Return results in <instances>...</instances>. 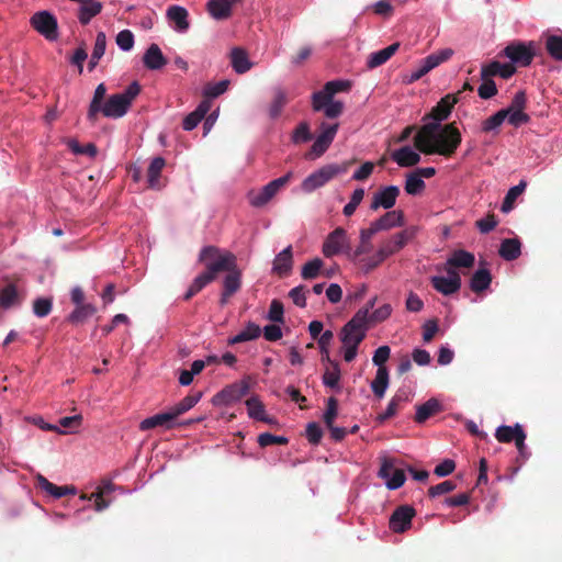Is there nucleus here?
Instances as JSON below:
<instances>
[{
	"label": "nucleus",
	"instance_id": "31",
	"mask_svg": "<svg viewBox=\"0 0 562 562\" xmlns=\"http://www.w3.org/2000/svg\"><path fill=\"white\" fill-rule=\"evenodd\" d=\"M498 255L507 261L516 260L521 255V243L518 238H506L501 243Z\"/></svg>",
	"mask_w": 562,
	"mask_h": 562
},
{
	"label": "nucleus",
	"instance_id": "36",
	"mask_svg": "<svg viewBox=\"0 0 562 562\" xmlns=\"http://www.w3.org/2000/svg\"><path fill=\"white\" fill-rule=\"evenodd\" d=\"M349 166L350 162H344L341 165L330 164L319 168L314 173L325 184L336 176L347 172Z\"/></svg>",
	"mask_w": 562,
	"mask_h": 562
},
{
	"label": "nucleus",
	"instance_id": "33",
	"mask_svg": "<svg viewBox=\"0 0 562 562\" xmlns=\"http://www.w3.org/2000/svg\"><path fill=\"white\" fill-rule=\"evenodd\" d=\"M97 312V308L93 304L87 303L83 305H78L76 308L67 316L66 321L71 325H81L89 317L93 316Z\"/></svg>",
	"mask_w": 562,
	"mask_h": 562
},
{
	"label": "nucleus",
	"instance_id": "20",
	"mask_svg": "<svg viewBox=\"0 0 562 562\" xmlns=\"http://www.w3.org/2000/svg\"><path fill=\"white\" fill-rule=\"evenodd\" d=\"M516 72V67L513 64H502L493 60L490 64L483 65L481 68V77L499 76L503 79H509Z\"/></svg>",
	"mask_w": 562,
	"mask_h": 562
},
{
	"label": "nucleus",
	"instance_id": "18",
	"mask_svg": "<svg viewBox=\"0 0 562 562\" xmlns=\"http://www.w3.org/2000/svg\"><path fill=\"white\" fill-rule=\"evenodd\" d=\"M398 195H400L398 187H396V186L383 187L373 194L372 201L370 204V210L378 211L380 207L390 210L395 205L396 199Z\"/></svg>",
	"mask_w": 562,
	"mask_h": 562
},
{
	"label": "nucleus",
	"instance_id": "47",
	"mask_svg": "<svg viewBox=\"0 0 562 562\" xmlns=\"http://www.w3.org/2000/svg\"><path fill=\"white\" fill-rule=\"evenodd\" d=\"M526 187V181L521 180L508 190L501 206L502 212L507 213L514 207L516 199L525 191Z\"/></svg>",
	"mask_w": 562,
	"mask_h": 562
},
{
	"label": "nucleus",
	"instance_id": "37",
	"mask_svg": "<svg viewBox=\"0 0 562 562\" xmlns=\"http://www.w3.org/2000/svg\"><path fill=\"white\" fill-rule=\"evenodd\" d=\"M207 10L214 19L225 20L232 14V3L228 0H210Z\"/></svg>",
	"mask_w": 562,
	"mask_h": 562
},
{
	"label": "nucleus",
	"instance_id": "55",
	"mask_svg": "<svg viewBox=\"0 0 562 562\" xmlns=\"http://www.w3.org/2000/svg\"><path fill=\"white\" fill-rule=\"evenodd\" d=\"M312 133L307 122H301L292 134V142L294 144L306 143L312 139Z\"/></svg>",
	"mask_w": 562,
	"mask_h": 562
},
{
	"label": "nucleus",
	"instance_id": "3",
	"mask_svg": "<svg viewBox=\"0 0 562 562\" xmlns=\"http://www.w3.org/2000/svg\"><path fill=\"white\" fill-rule=\"evenodd\" d=\"M139 93L140 85L135 80L124 91L111 94L101 106L100 113L109 119H120L128 112Z\"/></svg>",
	"mask_w": 562,
	"mask_h": 562
},
{
	"label": "nucleus",
	"instance_id": "44",
	"mask_svg": "<svg viewBox=\"0 0 562 562\" xmlns=\"http://www.w3.org/2000/svg\"><path fill=\"white\" fill-rule=\"evenodd\" d=\"M288 103V97L286 92L281 89L277 88L273 93V99L269 105V116L272 120H276L280 116L282 109Z\"/></svg>",
	"mask_w": 562,
	"mask_h": 562
},
{
	"label": "nucleus",
	"instance_id": "2",
	"mask_svg": "<svg viewBox=\"0 0 562 562\" xmlns=\"http://www.w3.org/2000/svg\"><path fill=\"white\" fill-rule=\"evenodd\" d=\"M462 142L456 123H426L414 137V146L425 155L452 157Z\"/></svg>",
	"mask_w": 562,
	"mask_h": 562
},
{
	"label": "nucleus",
	"instance_id": "26",
	"mask_svg": "<svg viewBox=\"0 0 562 562\" xmlns=\"http://www.w3.org/2000/svg\"><path fill=\"white\" fill-rule=\"evenodd\" d=\"M400 48V43H393L390 46L373 52L368 56L367 67L368 69H374L383 64H385Z\"/></svg>",
	"mask_w": 562,
	"mask_h": 562
},
{
	"label": "nucleus",
	"instance_id": "34",
	"mask_svg": "<svg viewBox=\"0 0 562 562\" xmlns=\"http://www.w3.org/2000/svg\"><path fill=\"white\" fill-rule=\"evenodd\" d=\"M441 409V404L436 398H429L424 404L417 406L415 422L417 424L425 423L428 418L439 413Z\"/></svg>",
	"mask_w": 562,
	"mask_h": 562
},
{
	"label": "nucleus",
	"instance_id": "1",
	"mask_svg": "<svg viewBox=\"0 0 562 562\" xmlns=\"http://www.w3.org/2000/svg\"><path fill=\"white\" fill-rule=\"evenodd\" d=\"M199 262L204 265L205 270L193 279L183 299L189 301L213 282L218 273L226 272L222 280V292L218 301L221 306H225L229 299L241 289L243 284V272L238 268L237 257L232 251L223 250L216 246H205L199 254Z\"/></svg>",
	"mask_w": 562,
	"mask_h": 562
},
{
	"label": "nucleus",
	"instance_id": "21",
	"mask_svg": "<svg viewBox=\"0 0 562 562\" xmlns=\"http://www.w3.org/2000/svg\"><path fill=\"white\" fill-rule=\"evenodd\" d=\"M143 64L150 70H159L168 64V59L162 54L157 44H150L143 55Z\"/></svg>",
	"mask_w": 562,
	"mask_h": 562
},
{
	"label": "nucleus",
	"instance_id": "11",
	"mask_svg": "<svg viewBox=\"0 0 562 562\" xmlns=\"http://www.w3.org/2000/svg\"><path fill=\"white\" fill-rule=\"evenodd\" d=\"M249 391V383L245 380L233 383L224 387L221 392L213 396V404L216 406L231 405L238 402Z\"/></svg>",
	"mask_w": 562,
	"mask_h": 562
},
{
	"label": "nucleus",
	"instance_id": "40",
	"mask_svg": "<svg viewBox=\"0 0 562 562\" xmlns=\"http://www.w3.org/2000/svg\"><path fill=\"white\" fill-rule=\"evenodd\" d=\"M246 406L248 411L249 417L265 422V423H271V419L267 417L265 405L259 400L258 396H251L246 401Z\"/></svg>",
	"mask_w": 562,
	"mask_h": 562
},
{
	"label": "nucleus",
	"instance_id": "4",
	"mask_svg": "<svg viewBox=\"0 0 562 562\" xmlns=\"http://www.w3.org/2000/svg\"><path fill=\"white\" fill-rule=\"evenodd\" d=\"M537 48L538 44L533 41H514L499 55L508 58L510 60L509 64L514 66L528 67L537 55Z\"/></svg>",
	"mask_w": 562,
	"mask_h": 562
},
{
	"label": "nucleus",
	"instance_id": "17",
	"mask_svg": "<svg viewBox=\"0 0 562 562\" xmlns=\"http://www.w3.org/2000/svg\"><path fill=\"white\" fill-rule=\"evenodd\" d=\"M115 491V485L111 480L103 479L100 485L97 487L95 492H93L90 496L81 495L82 499L94 501V509L97 512H102L108 508L111 498L110 495Z\"/></svg>",
	"mask_w": 562,
	"mask_h": 562
},
{
	"label": "nucleus",
	"instance_id": "63",
	"mask_svg": "<svg viewBox=\"0 0 562 562\" xmlns=\"http://www.w3.org/2000/svg\"><path fill=\"white\" fill-rule=\"evenodd\" d=\"M283 304L279 300H273L269 307L268 318L274 323H283Z\"/></svg>",
	"mask_w": 562,
	"mask_h": 562
},
{
	"label": "nucleus",
	"instance_id": "49",
	"mask_svg": "<svg viewBox=\"0 0 562 562\" xmlns=\"http://www.w3.org/2000/svg\"><path fill=\"white\" fill-rule=\"evenodd\" d=\"M19 301V294L15 284L10 283L0 291V306L10 308Z\"/></svg>",
	"mask_w": 562,
	"mask_h": 562
},
{
	"label": "nucleus",
	"instance_id": "30",
	"mask_svg": "<svg viewBox=\"0 0 562 562\" xmlns=\"http://www.w3.org/2000/svg\"><path fill=\"white\" fill-rule=\"evenodd\" d=\"M391 157L401 167H412L420 161V155L409 146H403L393 151Z\"/></svg>",
	"mask_w": 562,
	"mask_h": 562
},
{
	"label": "nucleus",
	"instance_id": "19",
	"mask_svg": "<svg viewBox=\"0 0 562 562\" xmlns=\"http://www.w3.org/2000/svg\"><path fill=\"white\" fill-rule=\"evenodd\" d=\"M459 98L457 94H446L439 102L425 115L424 120L432 119L434 123H441L447 120L451 114L453 106L458 103Z\"/></svg>",
	"mask_w": 562,
	"mask_h": 562
},
{
	"label": "nucleus",
	"instance_id": "43",
	"mask_svg": "<svg viewBox=\"0 0 562 562\" xmlns=\"http://www.w3.org/2000/svg\"><path fill=\"white\" fill-rule=\"evenodd\" d=\"M292 268V248L283 249L273 261V270L279 274H286Z\"/></svg>",
	"mask_w": 562,
	"mask_h": 562
},
{
	"label": "nucleus",
	"instance_id": "64",
	"mask_svg": "<svg viewBox=\"0 0 562 562\" xmlns=\"http://www.w3.org/2000/svg\"><path fill=\"white\" fill-rule=\"evenodd\" d=\"M116 44L122 50H130L134 45V35L130 30H123L116 35Z\"/></svg>",
	"mask_w": 562,
	"mask_h": 562
},
{
	"label": "nucleus",
	"instance_id": "52",
	"mask_svg": "<svg viewBox=\"0 0 562 562\" xmlns=\"http://www.w3.org/2000/svg\"><path fill=\"white\" fill-rule=\"evenodd\" d=\"M506 117H507V111H504L503 109L497 111L495 114H493L492 116H490L485 121H483L482 131L485 133H488L491 131L496 130L497 127H499L503 124V122L506 120Z\"/></svg>",
	"mask_w": 562,
	"mask_h": 562
},
{
	"label": "nucleus",
	"instance_id": "16",
	"mask_svg": "<svg viewBox=\"0 0 562 562\" xmlns=\"http://www.w3.org/2000/svg\"><path fill=\"white\" fill-rule=\"evenodd\" d=\"M414 516L415 509L412 506H398L390 517V529L396 533L405 532L412 527Z\"/></svg>",
	"mask_w": 562,
	"mask_h": 562
},
{
	"label": "nucleus",
	"instance_id": "58",
	"mask_svg": "<svg viewBox=\"0 0 562 562\" xmlns=\"http://www.w3.org/2000/svg\"><path fill=\"white\" fill-rule=\"evenodd\" d=\"M363 198L364 190L362 188L356 189L351 194L350 201L345 205L342 210L344 215L351 216L356 212Z\"/></svg>",
	"mask_w": 562,
	"mask_h": 562
},
{
	"label": "nucleus",
	"instance_id": "60",
	"mask_svg": "<svg viewBox=\"0 0 562 562\" xmlns=\"http://www.w3.org/2000/svg\"><path fill=\"white\" fill-rule=\"evenodd\" d=\"M289 442L288 438L283 436H276L270 432H263L258 436V443L260 447H268L271 445H286Z\"/></svg>",
	"mask_w": 562,
	"mask_h": 562
},
{
	"label": "nucleus",
	"instance_id": "6",
	"mask_svg": "<svg viewBox=\"0 0 562 562\" xmlns=\"http://www.w3.org/2000/svg\"><path fill=\"white\" fill-rule=\"evenodd\" d=\"M453 55V50L451 48H445L439 52L432 53L422 59L420 65L411 71V74L406 77L407 83H413L420 78H423L430 70L447 61Z\"/></svg>",
	"mask_w": 562,
	"mask_h": 562
},
{
	"label": "nucleus",
	"instance_id": "32",
	"mask_svg": "<svg viewBox=\"0 0 562 562\" xmlns=\"http://www.w3.org/2000/svg\"><path fill=\"white\" fill-rule=\"evenodd\" d=\"M105 94H106L105 85L103 82L99 83L94 90L93 98H92L89 109H88L87 117L89 121L95 122L97 116L100 113V109L103 105V103L105 102L104 101Z\"/></svg>",
	"mask_w": 562,
	"mask_h": 562
},
{
	"label": "nucleus",
	"instance_id": "53",
	"mask_svg": "<svg viewBox=\"0 0 562 562\" xmlns=\"http://www.w3.org/2000/svg\"><path fill=\"white\" fill-rule=\"evenodd\" d=\"M322 267V259L315 258L310 260L302 267L301 276L304 280L315 279L319 274Z\"/></svg>",
	"mask_w": 562,
	"mask_h": 562
},
{
	"label": "nucleus",
	"instance_id": "39",
	"mask_svg": "<svg viewBox=\"0 0 562 562\" xmlns=\"http://www.w3.org/2000/svg\"><path fill=\"white\" fill-rule=\"evenodd\" d=\"M543 37L549 56L557 61H562V35L544 34Z\"/></svg>",
	"mask_w": 562,
	"mask_h": 562
},
{
	"label": "nucleus",
	"instance_id": "35",
	"mask_svg": "<svg viewBox=\"0 0 562 562\" xmlns=\"http://www.w3.org/2000/svg\"><path fill=\"white\" fill-rule=\"evenodd\" d=\"M491 282L492 274L490 270L486 268H480L473 273L470 280V289L475 293H480L488 289Z\"/></svg>",
	"mask_w": 562,
	"mask_h": 562
},
{
	"label": "nucleus",
	"instance_id": "50",
	"mask_svg": "<svg viewBox=\"0 0 562 562\" xmlns=\"http://www.w3.org/2000/svg\"><path fill=\"white\" fill-rule=\"evenodd\" d=\"M519 430H522L521 425L516 424L515 426H499L496 429L495 437L499 442H512L515 441Z\"/></svg>",
	"mask_w": 562,
	"mask_h": 562
},
{
	"label": "nucleus",
	"instance_id": "14",
	"mask_svg": "<svg viewBox=\"0 0 562 562\" xmlns=\"http://www.w3.org/2000/svg\"><path fill=\"white\" fill-rule=\"evenodd\" d=\"M378 474L385 481V485L389 490L400 488L406 480L404 470L395 468V461L389 458L382 460Z\"/></svg>",
	"mask_w": 562,
	"mask_h": 562
},
{
	"label": "nucleus",
	"instance_id": "12",
	"mask_svg": "<svg viewBox=\"0 0 562 562\" xmlns=\"http://www.w3.org/2000/svg\"><path fill=\"white\" fill-rule=\"evenodd\" d=\"M319 127L322 132L312 145L311 151L307 154V158L321 157L328 149L337 134L339 124H327L322 122Z\"/></svg>",
	"mask_w": 562,
	"mask_h": 562
},
{
	"label": "nucleus",
	"instance_id": "41",
	"mask_svg": "<svg viewBox=\"0 0 562 562\" xmlns=\"http://www.w3.org/2000/svg\"><path fill=\"white\" fill-rule=\"evenodd\" d=\"M102 10V3L98 0H92L85 5H80L78 10V19L82 25H87L95 15Z\"/></svg>",
	"mask_w": 562,
	"mask_h": 562
},
{
	"label": "nucleus",
	"instance_id": "57",
	"mask_svg": "<svg viewBox=\"0 0 562 562\" xmlns=\"http://www.w3.org/2000/svg\"><path fill=\"white\" fill-rule=\"evenodd\" d=\"M482 83L477 89L479 97L481 99L487 100L497 94V88L494 80L490 77H481Z\"/></svg>",
	"mask_w": 562,
	"mask_h": 562
},
{
	"label": "nucleus",
	"instance_id": "10",
	"mask_svg": "<svg viewBox=\"0 0 562 562\" xmlns=\"http://www.w3.org/2000/svg\"><path fill=\"white\" fill-rule=\"evenodd\" d=\"M448 277L434 276L430 278L432 288L442 295L449 296L460 291L461 277L454 269L446 268Z\"/></svg>",
	"mask_w": 562,
	"mask_h": 562
},
{
	"label": "nucleus",
	"instance_id": "27",
	"mask_svg": "<svg viewBox=\"0 0 562 562\" xmlns=\"http://www.w3.org/2000/svg\"><path fill=\"white\" fill-rule=\"evenodd\" d=\"M211 109V101L203 100L198 108L189 113L182 122V127L184 131H192L198 126V124L205 117L206 113Z\"/></svg>",
	"mask_w": 562,
	"mask_h": 562
},
{
	"label": "nucleus",
	"instance_id": "48",
	"mask_svg": "<svg viewBox=\"0 0 562 562\" xmlns=\"http://www.w3.org/2000/svg\"><path fill=\"white\" fill-rule=\"evenodd\" d=\"M201 397V392L189 394L186 397H183L178 404L171 407V411L173 412L176 418L191 409L195 404H198Z\"/></svg>",
	"mask_w": 562,
	"mask_h": 562
},
{
	"label": "nucleus",
	"instance_id": "24",
	"mask_svg": "<svg viewBox=\"0 0 562 562\" xmlns=\"http://www.w3.org/2000/svg\"><path fill=\"white\" fill-rule=\"evenodd\" d=\"M229 57L231 65L237 74H245L252 68V63L249 60L248 53L241 47L232 48Z\"/></svg>",
	"mask_w": 562,
	"mask_h": 562
},
{
	"label": "nucleus",
	"instance_id": "22",
	"mask_svg": "<svg viewBox=\"0 0 562 562\" xmlns=\"http://www.w3.org/2000/svg\"><path fill=\"white\" fill-rule=\"evenodd\" d=\"M166 165L162 157H156L147 169V183L148 188L160 190L165 187V182L161 178V171Z\"/></svg>",
	"mask_w": 562,
	"mask_h": 562
},
{
	"label": "nucleus",
	"instance_id": "61",
	"mask_svg": "<svg viewBox=\"0 0 562 562\" xmlns=\"http://www.w3.org/2000/svg\"><path fill=\"white\" fill-rule=\"evenodd\" d=\"M457 484L450 480L443 481L437 485L430 486L428 490L429 497H436L442 494H447L456 490Z\"/></svg>",
	"mask_w": 562,
	"mask_h": 562
},
{
	"label": "nucleus",
	"instance_id": "45",
	"mask_svg": "<svg viewBox=\"0 0 562 562\" xmlns=\"http://www.w3.org/2000/svg\"><path fill=\"white\" fill-rule=\"evenodd\" d=\"M261 328L255 324L249 322L245 329H243L239 334L228 339V345H236L244 341L256 339L260 336Z\"/></svg>",
	"mask_w": 562,
	"mask_h": 562
},
{
	"label": "nucleus",
	"instance_id": "51",
	"mask_svg": "<svg viewBox=\"0 0 562 562\" xmlns=\"http://www.w3.org/2000/svg\"><path fill=\"white\" fill-rule=\"evenodd\" d=\"M426 184L423 179L419 178V175L415 171L407 175L405 181V191L407 194L416 195L424 191Z\"/></svg>",
	"mask_w": 562,
	"mask_h": 562
},
{
	"label": "nucleus",
	"instance_id": "42",
	"mask_svg": "<svg viewBox=\"0 0 562 562\" xmlns=\"http://www.w3.org/2000/svg\"><path fill=\"white\" fill-rule=\"evenodd\" d=\"M389 386V371L387 368H378L374 380L371 383V389L378 398H382Z\"/></svg>",
	"mask_w": 562,
	"mask_h": 562
},
{
	"label": "nucleus",
	"instance_id": "38",
	"mask_svg": "<svg viewBox=\"0 0 562 562\" xmlns=\"http://www.w3.org/2000/svg\"><path fill=\"white\" fill-rule=\"evenodd\" d=\"M408 394L404 391H398L390 401L384 413L380 414L378 416V420L380 423H383L385 420H387L389 418L393 417L398 408H400V405L404 402H408Z\"/></svg>",
	"mask_w": 562,
	"mask_h": 562
},
{
	"label": "nucleus",
	"instance_id": "29",
	"mask_svg": "<svg viewBox=\"0 0 562 562\" xmlns=\"http://www.w3.org/2000/svg\"><path fill=\"white\" fill-rule=\"evenodd\" d=\"M176 416L171 408L168 412L156 414L151 417L143 419V429H151L156 427H164L170 429L173 427Z\"/></svg>",
	"mask_w": 562,
	"mask_h": 562
},
{
	"label": "nucleus",
	"instance_id": "15",
	"mask_svg": "<svg viewBox=\"0 0 562 562\" xmlns=\"http://www.w3.org/2000/svg\"><path fill=\"white\" fill-rule=\"evenodd\" d=\"M292 173L289 172L283 177L270 181L258 193L251 194L250 204L256 207L266 205L279 192V190L289 182Z\"/></svg>",
	"mask_w": 562,
	"mask_h": 562
},
{
	"label": "nucleus",
	"instance_id": "46",
	"mask_svg": "<svg viewBox=\"0 0 562 562\" xmlns=\"http://www.w3.org/2000/svg\"><path fill=\"white\" fill-rule=\"evenodd\" d=\"M340 381V368L338 362L329 361V367H327L323 374V383L325 386L330 389H339Z\"/></svg>",
	"mask_w": 562,
	"mask_h": 562
},
{
	"label": "nucleus",
	"instance_id": "5",
	"mask_svg": "<svg viewBox=\"0 0 562 562\" xmlns=\"http://www.w3.org/2000/svg\"><path fill=\"white\" fill-rule=\"evenodd\" d=\"M366 311H358L341 329L344 345L359 346L366 337Z\"/></svg>",
	"mask_w": 562,
	"mask_h": 562
},
{
	"label": "nucleus",
	"instance_id": "62",
	"mask_svg": "<svg viewBox=\"0 0 562 562\" xmlns=\"http://www.w3.org/2000/svg\"><path fill=\"white\" fill-rule=\"evenodd\" d=\"M323 437V430L321 426L315 423H308L306 426V438L312 445H318Z\"/></svg>",
	"mask_w": 562,
	"mask_h": 562
},
{
	"label": "nucleus",
	"instance_id": "28",
	"mask_svg": "<svg viewBox=\"0 0 562 562\" xmlns=\"http://www.w3.org/2000/svg\"><path fill=\"white\" fill-rule=\"evenodd\" d=\"M475 263V257L472 252H469L463 249L454 250L451 256L447 259V268L457 269V268H467L470 269Z\"/></svg>",
	"mask_w": 562,
	"mask_h": 562
},
{
	"label": "nucleus",
	"instance_id": "25",
	"mask_svg": "<svg viewBox=\"0 0 562 562\" xmlns=\"http://www.w3.org/2000/svg\"><path fill=\"white\" fill-rule=\"evenodd\" d=\"M37 485L45 491L47 494L52 495L55 498H61L68 494H76V488L74 486H57L54 483L49 482L45 476L38 474L36 476Z\"/></svg>",
	"mask_w": 562,
	"mask_h": 562
},
{
	"label": "nucleus",
	"instance_id": "9",
	"mask_svg": "<svg viewBox=\"0 0 562 562\" xmlns=\"http://www.w3.org/2000/svg\"><path fill=\"white\" fill-rule=\"evenodd\" d=\"M351 248L348 243L347 233L342 227L334 229L323 244V254L330 258L339 252L350 254Z\"/></svg>",
	"mask_w": 562,
	"mask_h": 562
},
{
	"label": "nucleus",
	"instance_id": "54",
	"mask_svg": "<svg viewBox=\"0 0 562 562\" xmlns=\"http://www.w3.org/2000/svg\"><path fill=\"white\" fill-rule=\"evenodd\" d=\"M333 101V95L325 88L314 92L312 95V108L314 111L324 110Z\"/></svg>",
	"mask_w": 562,
	"mask_h": 562
},
{
	"label": "nucleus",
	"instance_id": "23",
	"mask_svg": "<svg viewBox=\"0 0 562 562\" xmlns=\"http://www.w3.org/2000/svg\"><path fill=\"white\" fill-rule=\"evenodd\" d=\"M167 19L175 24L178 32H186L190 24L188 21L189 13L186 8L180 5H170L167 10Z\"/></svg>",
	"mask_w": 562,
	"mask_h": 562
},
{
	"label": "nucleus",
	"instance_id": "13",
	"mask_svg": "<svg viewBox=\"0 0 562 562\" xmlns=\"http://www.w3.org/2000/svg\"><path fill=\"white\" fill-rule=\"evenodd\" d=\"M404 225V212L401 210L389 211L378 220L373 221L364 233V237L374 236L382 231H389L393 227H402Z\"/></svg>",
	"mask_w": 562,
	"mask_h": 562
},
{
	"label": "nucleus",
	"instance_id": "8",
	"mask_svg": "<svg viewBox=\"0 0 562 562\" xmlns=\"http://www.w3.org/2000/svg\"><path fill=\"white\" fill-rule=\"evenodd\" d=\"M416 233L417 228L412 226L396 233L391 238L384 240L379 248L381 257L386 259L390 256L398 252L407 245L408 241H411L416 236Z\"/></svg>",
	"mask_w": 562,
	"mask_h": 562
},
{
	"label": "nucleus",
	"instance_id": "7",
	"mask_svg": "<svg viewBox=\"0 0 562 562\" xmlns=\"http://www.w3.org/2000/svg\"><path fill=\"white\" fill-rule=\"evenodd\" d=\"M31 26L48 41L58 37V23L56 18L48 11H38L30 19Z\"/></svg>",
	"mask_w": 562,
	"mask_h": 562
},
{
	"label": "nucleus",
	"instance_id": "56",
	"mask_svg": "<svg viewBox=\"0 0 562 562\" xmlns=\"http://www.w3.org/2000/svg\"><path fill=\"white\" fill-rule=\"evenodd\" d=\"M53 308V300L49 297H38L33 302V313L37 317L47 316Z\"/></svg>",
	"mask_w": 562,
	"mask_h": 562
},
{
	"label": "nucleus",
	"instance_id": "59",
	"mask_svg": "<svg viewBox=\"0 0 562 562\" xmlns=\"http://www.w3.org/2000/svg\"><path fill=\"white\" fill-rule=\"evenodd\" d=\"M338 415V401L335 397H329L327 400L326 404V411L323 415V420L326 427H331V424H334L335 418Z\"/></svg>",
	"mask_w": 562,
	"mask_h": 562
}]
</instances>
